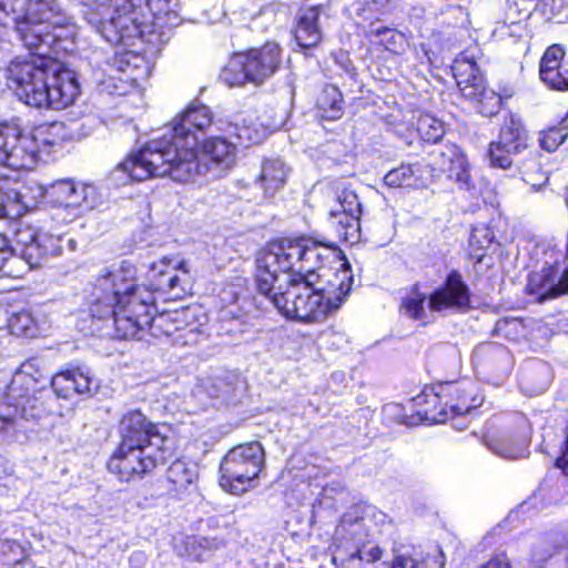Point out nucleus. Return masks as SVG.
I'll use <instances>...</instances> for the list:
<instances>
[{
	"instance_id": "nucleus-22",
	"label": "nucleus",
	"mask_w": 568,
	"mask_h": 568,
	"mask_svg": "<svg viewBox=\"0 0 568 568\" xmlns=\"http://www.w3.org/2000/svg\"><path fill=\"white\" fill-rule=\"evenodd\" d=\"M525 292L541 303L568 293V266L558 276L556 265L546 264L528 274Z\"/></svg>"
},
{
	"instance_id": "nucleus-2",
	"label": "nucleus",
	"mask_w": 568,
	"mask_h": 568,
	"mask_svg": "<svg viewBox=\"0 0 568 568\" xmlns=\"http://www.w3.org/2000/svg\"><path fill=\"white\" fill-rule=\"evenodd\" d=\"M213 116L204 104L189 105L170 121V133L152 139L133 150L116 164L115 170L125 175L128 182H143L169 178L187 183L207 172V163L199 158L196 132L205 131Z\"/></svg>"
},
{
	"instance_id": "nucleus-43",
	"label": "nucleus",
	"mask_w": 568,
	"mask_h": 568,
	"mask_svg": "<svg viewBox=\"0 0 568 568\" xmlns=\"http://www.w3.org/2000/svg\"><path fill=\"white\" fill-rule=\"evenodd\" d=\"M504 100L499 93L493 89H487L483 95L478 97L473 104L475 110L483 116L493 118L497 115L503 108Z\"/></svg>"
},
{
	"instance_id": "nucleus-20",
	"label": "nucleus",
	"mask_w": 568,
	"mask_h": 568,
	"mask_svg": "<svg viewBox=\"0 0 568 568\" xmlns=\"http://www.w3.org/2000/svg\"><path fill=\"white\" fill-rule=\"evenodd\" d=\"M50 386L57 397L63 399L75 395L91 397L99 388L90 371L74 364H67L55 372L50 379Z\"/></svg>"
},
{
	"instance_id": "nucleus-48",
	"label": "nucleus",
	"mask_w": 568,
	"mask_h": 568,
	"mask_svg": "<svg viewBox=\"0 0 568 568\" xmlns=\"http://www.w3.org/2000/svg\"><path fill=\"white\" fill-rule=\"evenodd\" d=\"M497 331L500 332L506 338L517 341L524 332V322L520 318H503L497 322Z\"/></svg>"
},
{
	"instance_id": "nucleus-3",
	"label": "nucleus",
	"mask_w": 568,
	"mask_h": 568,
	"mask_svg": "<svg viewBox=\"0 0 568 568\" xmlns=\"http://www.w3.org/2000/svg\"><path fill=\"white\" fill-rule=\"evenodd\" d=\"M50 59L16 55L4 69L7 87L19 101L39 110H62L80 95V84L67 69L53 70Z\"/></svg>"
},
{
	"instance_id": "nucleus-5",
	"label": "nucleus",
	"mask_w": 568,
	"mask_h": 568,
	"mask_svg": "<svg viewBox=\"0 0 568 568\" xmlns=\"http://www.w3.org/2000/svg\"><path fill=\"white\" fill-rule=\"evenodd\" d=\"M54 0H0V27L6 28L8 20L16 23V31L28 55L50 59L67 51L62 45V27L53 23Z\"/></svg>"
},
{
	"instance_id": "nucleus-10",
	"label": "nucleus",
	"mask_w": 568,
	"mask_h": 568,
	"mask_svg": "<svg viewBox=\"0 0 568 568\" xmlns=\"http://www.w3.org/2000/svg\"><path fill=\"white\" fill-rule=\"evenodd\" d=\"M383 417L389 424L405 426L446 423L450 418L440 381L426 384L407 404H386L383 407Z\"/></svg>"
},
{
	"instance_id": "nucleus-27",
	"label": "nucleus",
	"mask_w": 568,
	"mask_h": 568,
	"mask_svg": "<svg viewBox=\"0 0 568 568\" xmlns=\"http://www.w3.org/2000/svg\"><path fill=\"white\" fill-rule=\"evenodd\" d=\"M40 158L37 149L30 139L28 132L21 131V138L17 139V143H12L6 151L4 158L0 160V164L16 171L32 170Z\"/></svg>"
},
{
	"instance_id": "nucleus-23",
	"label": "nucleus",
	"mask_w": 568,
	"mask_h": 568,
	"mask_svg": "<svg viewBox=\"0 0 568 568\" xmlns=\"http://www.w3.org/2000/svg\"><path fill=\"white\" fill-rule=\"evenodd\" d=\"M566 47L552 43L546 48L539 60V79L552 91H568V59Z\"/></svg>"
},
{
	"instance_id": "nucleus-47",
	"label": "nucleus",
	"mask_w": 568,
	"mask_h": 568,
	"mask_svg": "<svg viewBox=\"0 0 568 568\" xmlns=\"http://www.w3.org/2000/svg\"><path fill=\"white\" fill-rule=\"evenodd\" d=\"M336 196L341 205V210L337 212L362 214V206L358 196L354 191L349 189H343L337 192Z\"/></svg>"
},
{
	"instance_id": "nucleus-45",
	"label": "nucleus",
	"mask_w": 568,
	"mask_h": 568,
	"mask_svg": "<svg viewBox=\"0 0 568 568\" xmlns=\"http://www.w3.org/2000/svg\"><path fill=\"white\" fill-rule=\"evenodd\" d=\"M489 241H487V245H480L479 240L471 236L468 243V252L467 260L473 263V266L476 267L478 264H485L487 268L493 267V257L489 254Z\"/></svg>"
},
{
	"instance_id": "nucleus-31",
	"label": "nucleus",
	"mask_w": 568,
	"mask_h": 568,
	"mask_svg": "<svg viewBox=\"0 0 568 568\" xmlns=\"http://www.w3.org/2000/svg\"><path fill=\"white\" fill-rule=\"evenodd\" d=\"M287 176L288 169L285 164L271 159L263 161L256 182L264 196L272 197L285 186Z\"/></svg>"
},
{
	"instance_id": "nucleus-52",
	"label": "nucleus",
	"mask_w": 568,
	"mask_h": 568,
	"mask_svg": "<svg viewBox=\"0 0 568 568\" xmlns=\"http://www.w3.org/2000/svg\"><path fill=\"white\" fill-rule=\"evenodd\" d=\"M477 568H511V560L506 552H499L491 556L487 561Z\"/></svg>"
},
{
	"instance_id": "nucleus-33",
	"label": "nucleus",
	"mask_w": 568,
	"mask_h": 568,
	"mask_svg": "<svg viewBox=\"0 0 568 568\" xmlns=\"http://www.w3.org/2000/svg\"><path fill=\"white\" fill-rule=\"evenodd\" d=\"M320 116L327 121L339 120L344 114V97L334 84H325L315 104Z\"/></svg>"
},
{
	"instance_id": "nucleus-50",
	"label": "nucleus",
	"mask_w": 568,
	"mask_h": 568,
	"mask_svg": "<svg viewBox=\"0 0 568 568\" xmlns=\"http://www.w3.org/2000/svg\"><path fill=\"white\" fill-rule=\"evenodd\" d=\"M554 466L560 469L564 476L568 477V422L565 427V437L560 446V453L556 457Z\"/></svg>"
},
{
	"instance_id": "nucleus-30",
	"label": "nucleus",
	"mask_w": 568,
	"mask_h": 568,
	"mask_svg": "<svg viewBox=\"0 0 568 568\" xmlns=\"http://www.w3.org/2000/svg\"><path fill=\"white\" fill-rule=\"evenodd\" d=\"M20 180L8 175H0V219H14L27 209L21 192Z\"/></svg>"
},
{
	"instance_id": "nucleus-17",
	"label": "nucleus",
	"mask_w": 568,
	"mask_h": 568,
	"mask_svg": "<svg viewBox=\"0 0 568 568\" xmlns=\"http://www.w3.org/2000/svg\"><path fill=\"white\" fill-rule=\"evenodd\" d=\"M13 239L21 245V256L31 268L41 267L50 256L61 252L60 240L34 227L30 222L18 220L13 227Z\"/></svg>"
},
{
	"instance_id": "nucleus-40",
	"label": "nucleus",
	"mask_w": 568,
	"mask_h": 568,
	"mask_svg": "<svg viewBox=\"0 0 568 568\" xmlns=\"http://www.w3.org/2000/svg\"><path fill=\"white\" fill-rule=\"evenodd\" d=\"M74 190V180L73 179H59L43 187V196L58 206H69V202L72 200V192Z\"/></svg>"
},
{
	"instance_id": "nucleus-8",
	"label": "nucleus",
	"mask_w": 568,
	"mask_h": 568,
	"mask_svg": "<svg viewBox=\"0 0 568 568\" xmlns=\"http://www.w3.org/2000/svg\"><path fill=\"white\" fill-rule=\"evenodd\" d=\"M101 3L113 11L110 24L118 31L116 42L130 38L152 41L153 36L159 39L178 21L171 0H102Z\"/></svg>"
},
{
	"instance_id": "nucleus-41",
	"label": "nucleus",
	"mask_w": 568,
	"mask_h": 568,
	"mask_svg": "<svg viewBox=\"0 0 568 568\" xmlns=\"http://www.w3.org/2000/svg\"><path fill=\"white\" fill-rule=\"evenodd\" d=\"M165 478L172 485L171 489L179 493L192 484L193 473L184 460L176 458L168 467Z\"/></svg>"
},
{
	"instance_id": "nucleus-6",
	"label": "nucleus",
	"mask_w": 568,
	"mask_h": 568,
	"mask_svg": "<svg viewBox=\"0 0 568 568\" xmlns=\"http://www.w3.org/2000/svg\"><path fill=\"white\" fill-rule=\"evenodd\" d=\"M52 395L37 357L22 362L13 373L0 404V432L13 428L18 419H38L52 410Z\"/></svg>"
},
{
	"instance_id": "nucleus-28",
	"label": "nucleus",
	"mask_w": 568,
	"mask_h": 568,
	"mask_svg": "<svg viewBox=\"0 0 568 568\" xmlns=\"http://www.w3.org/2000/svg\"><path fill=\"white\" fill-rule=\"evenodd\" d=\"M420 160L413 163H400L389 170L383 178V183L389 189H418L428 183Z\"/></svg>"
},
{
	"instance_id": "nucleus-35",
	"label": "nucleus",
	"mask_w": 568,
	"mask_h": 568,
	"mask_svg": "<svg viewBox=\"0 0 568 568\" xmlns=\"http://www.w3.org/2000/svg\"><path fill=\"white\" fill-rule=\"evenodd\" d=\"M332 215L339 242L354 244L361 240V214L333 212Z\"/></svg>"
},
{
	"instance_id": "nucleus-32",
	"label": "nucleus",
	"mask_w": 568,
	"mask_h": 568,
	"mask_svg": "<svg viewBox=\"0 0 568 568\" xmlns=\"http://www.w3.org/2000/svg\"><path fill=\"white\" fill-rule=\"evenodd\" d=\"M10 335L22 338H37L41 335V325L31 310L12 312L6 322Z\"/></svg>"
},
{
	"instance_id": "nucleus-21",
	"label": "nucleus",
	"mask_w": 568,
	"mask_h": 568,
	"mask_svg": "<svg viewBox=\"0 0 568 568\" xmlns=\"http://www.w3.org/2000/svg\"><path fill=\"white\" fill-rule=\"evenodd\" d=\"M440 384L450 419L469 414L484 402L478 385L468 377L440 381Z\"/></svg>"
},
{
	"instance_id": "nucleus-39",
	"label": "nucleus",
	"mask_w": 568,
	"mask_h": 568,
	"mask_svg": "<svg viewBox=\"0 0 568 568\" xmlns=\"http://www.w3.org/2000/svg\"><path fill=\"white\" fill-rule=\"evenodd\" d=\"M363 36L369 41H372L373 38H381L378 44L383 45L385 50L396 54L403 50L405 43L404 34L387 26L372 28L365 31Z\"/></svg>"
},
{
	"instance_id": "nucleus-42",
	"label": "nucleus",
	"mask_w": 568,
	"mask_h": 568,
	"mask_svg": "<svg viewBox=\"0 0 568 568\" xmlns=\"http://www.w3.org/2000/svg\"><path fill=\"white\" fill-rule=\"evenodd\" d=\"M568 138V128L560 120L558 124L539 132V146L548 153L555 152Z\"/></svg>"
},
{
	"instance_id": "nucleus-15",
	"label": "nucleus",
	"mask_w": 568,
	"mask_h": 568,
	"mask_svg": "<svg viewBox=\"0 0 568 568\" xmlns=\"http://www.w3.org/2000/svg\"><path fill=\"white\" fill-rule=\"evenodd\" d=\"M530 146V135L524 120L509 113L503 120L497 140L490 141L487 146L489 165L496 169L508 170L513 166V156L521 154Z\"/></svg>"
},
{
	"instance_id": "nucleus-7",
	"label": "nucleus",
	"mask_w": 568,
	"mask_h": 568,
	"mask_svg": "<svg viewBox=\"0 0 568 568\" xmlns=\"http://www.w3.org/2000/svg\"><path fill=\"white\" fill-rule=\"evenodd\" d=\"M144 302L138 304L134 322H123L122 329L130 339L140 338L144 331L158 339H170L174 345H192L204 334L203 323L194 307H182L155 314L156 298L145 288L141 294Z\"/></svg>"
},
{
	"instance_id": "nucleus-26",
	"label": "nucleus",
	"mask_w": 568,
	"mask_h": 568,
	"mask_svg": "<svg viewBox=\"0 0 568 568\" xmlns=\"http://www.w3.org/2000/svg\"><path fill=\"white\" fill-rule=\"evenodd\" d=\"M199 150V158L207 163V171L211 165L229 168L236 159V145L224 136H207L200 143H193Z\"/></svg>"
},
{
	"instance_id": "nucleus-36",
	"label": "nucleus",
	"mask_w": 568,
	"mask_h": 568,
	"mask_svg": "<svg viewBox=\"0 0 568 568\" xmlns=\"http://www.w3.org/2000/svg\"><path fill=\"white\" fill-rule=\"evenodd\" d=\"M442 554H427L414 557L408 554H397L392 561H384L382 568H444Z\"/></svg>"
},
{
	"instance_id": "nucleus-34",
	"label": "nucleus",
	"mask_w": 568,
	"mask_h": 568,
	"mask_svg": "<svg viewBox=\"0 0 568 568\" xmlns=\"http://www.w3.org/2000/svg\"><path fill=\"white\" fill-rule=\"evenodd\" d=\"M428 295L420 290L419 283L408 287V294L400 298L398 308L402 314L412 321H422L426 317L425 304Z\"/></svg>"
},
{
	"instance_id": "nucleus-18",
	"label": "nucleus",
	"mask_w": 568,
	"mask_h": 568,
	"mask_svg": "<svg viewBox=\"0 0 568 568\" xmlns=\"http://www.w3.org/2000/svg\"><path fill=\"white\" fill-rule=\"evenodd\" d=\"M337 549L344 552L348 561L359 560L363 564H375L383 558L384 548L368 538L367 529L362 521H342L335 530Z\"/></svg>"
},
{
	"instance_id": "nucleus-46",
	"label": "nucleus",
	"mask_w": 568,
	"mask_h": 568,
	"mask_svg": "<svg viewBox=\"0 0 568 568\" xmlns=\"http://www.w3.org/2000/svg\"><path fill=\"white\" fill-rule=\"evenodd\" d=\"M495 428L496 423L491 419L484 432V438H486L494 448L501 450L513 440V434L508 430L497 432Z\"/></svg>"
},
{
	"instance_id": "nucleus-24",
	"label": "nucleus",
	"mask_w": 568,
	"mask_h": 568,
	"mask_svg": "<svg viewBox=\"0 0 568 568\" xmlns=\"http://www.w3.org/2000/svg\"><path fill=\"white\" fill-rule=\"evenodd\" d=\"M452 72L460 94L470 103L489 89L476 60L465 52L454 60Z\"/></svg>"
},
{
	"instance_id": "nucleus-49",
	"label": "nucleus",
	"mask_w": 568,
	"mask_h": 568,
	"mask_svg": "<svg viewBox=\"0 0 568 568\" xmlns=\"http://www.w3.org/2000/svg\"><path fill=\"white\" fill-rule=\"evenodd\" d=\"M536 10L551 21L564 13L565 0H539L536 3Z\"/></svg>"
},
{
	"instance_id": "nucleus-13",
	"label": "nucleus",
	"mask_w": 568,
	"mask_h": 568,
	"mask_svg": "<svg viewBox=\"0 0 568 568\" xmlns=\"http://www.w3.org/2000/svg\"><path fill=\"white\" fill-rule=\"evenodd\" d=\"M172 457L116 443L106 462V470L120 483H134L153 474Z\"/></svg>"
},
{
	"instance_id": "nucleus-29",
	"label": "nucleus",
	"mask_w": 568,
	"mask_h": 568,
	"mask_svg": "<svg viewBox=\"0 0 568 568\" xmlns=\"http://www.w3.org/2000/svg\"><path fill=\"white\" fill-rule=\"evenodd\" d=\"M39 158L49 155L65 141L64 125L61 122H43L32 126L28 132Z\"/></svg>"
},
{
	"instance_id": "nucleus-12",
	"label": "nucleus",
	"mask_w": 568,
	"mask_h": 568,
	"mask_svg": "<svg viewBox=\"0 0 568 568\" xmlns=\"http://www.w3.org/2000/svg\"><path fill=\"white\" fill-rule=\"evenodd\" d=\"M118 443L174 457L172 437L162 432L161 424L150 419L140 408L123 413L116 426Z\"/></svg>"
},
{
	"instance_id": "nucleus-44",
	"label": "nucleus",
	"mask_w": 568,
	"mask_h": 568,
	"mask_svg": "<svg viewBox=\"0 0 568 568\" xmlns=\"http://www.w3.org/2000/svg\"><path fill=\"white\" fill-rule=\"evenodd\" d=\"M503 21L507 26L520 23L529 17V10L524 7V0H504L503 7Z\"/></svg>"
},
{
	"instance_id": "nucleus-19",
	"label": "nucleus",
	"mask_w": 568,
	"mask_h": 568,
	"mask_svg": "<svg viewBox=\"0 0 568 568\" xmlns=\"http://www.w3.org/2000/svg\"><path fill=\"white\" fill-rule=\"evenodd\" d=\"M473 293L457 268L447 272L443 282L428 294L430 313H465L471 308Z\"/></svg>"
},
{
	"instance_id": "nucleus-11",
	"label": "nucleus",
	"mask_w": 568,
	"mask_h": 568,
	"mask_svg": "<svg viewBox=\"0 0 568 568\" xmlns=\"http://www.w3.org/2000/svg\"><path fill=\"white\" fill-rule=\"evenodd\" d=\"M265 467V450L258 440L230 448L220 463L219 484L224 491L241 495L258 478Z\"/></svg>"
},
{
	"instance_id": "nucleus-1",
	"label": "nucleus",
	"mask_w": 568,
	"mask_h": 568,
	"mask_svg": "<svg viewBox=\"0 0 568 568\" xmlns=\"http://www.w3.org/2000/svg\"><path fill=\"white\" fill-rule=\"evenodd\" d=\"M253 280L283 317L306 325L335 314L354 283L351 263L337 245L306 233L266 241L255 255Z\"/></svg>"
},
{
	"instance_id": "nucleus-38",
	"label": "nucleus",
	"mask_w": 568,
	"mask_h": 568,
	"mask_svg": "<svg viewBox=\"0 0 568 568\" xmlns=\"http://www.w3.org/2000/svg\"><path fill=\"white\" fill-rule=\"evenodd\" d=\"M416 131L424 144H437L446 133L444 122L427 112L418 116Z\"/></svg>"
},
{
	"instance_id": "nucleus-9",
	"label": "nucleus",
	"mask_w": 568,
	"mask_h": 568,
	"mask_svg": "<svg viewBox=\"0 0 568 568\" xmlns=\"http://www.w3.org/2000/svg\"><path fill=\"white\" fill-rule=\"evenodd\" d=\"M283 52L274 40L233 52L221 69L220 81L227 88L260 87L282 69Z\"/></svg>"
},
{
	"instance_id": "nucleus-25",
	"label": "nucleus",
	"mask_w": 568,
	"mask_h": 568,
	"mask_svg": "<svg viewBox=\"0 0 568 568\" xmlns=\"http://www.w3.org/2000/svg\"><path fill=\"white\" fill-rule=\"evenodd\" d=\"M324 4H302L294 18L292 36L302 49L317 47L322 39L320 17L324 12Z\"/></svg>"
},
{
	"instance_id": "nucleus-4",
	"label": "nucleus",
	"mask_w": 568,
	"mask_h": 568,
	"mask_svg": "<svg viewBox=\"0 0 568 568\" xmlns=\"http://www.w3.org/2000/svg\"><path fill=\"white\" fill-rule=\"evenodd\" d=\"M135 265L123 260L116 268H104L92 283L90 316L97 321L112 320L118 339H130L123 334L121 324L134 322L138 304L145 303L141 297L143 287L135 285Z\"/></svg>"
},
{
	"instance_id": "nucleus-51",
	"label": "nucleus",
	"mask_w": 568,
	"mask_h": 568,
	"mask_svg": "<svg viewBox=\"0 0 568 568\" xmlns=\"http://www.w3.org/2000/svg\"><path fill=\"white\" fill-rule=\"evenodd\" d=\"M14 255V250L11 245L10 240L0 234V272L4 270L6 264L12 258Z\"/></svg>"
},
{
	"instance_id": "nucleus-16",
	"label": "nucleus",
	"mask_w": 568,
	"mask_h": 568,
	"mask_svg": "<svg viewBox=\"0 0 568 568\" xmlns=\"http://www.w3.org/2000/svg\"><path fill=\"white\" fill-rule=\"evenodd\" d=\"M146 283L138 287L145 288L152 296L162 293L171 300H181L191 291V275L184 263L174 258L162 257L153 262L146 274Z\"/></svg>"
},
{
	"instance_id": "nucleus-14",
	"label": "nucleus",
	"mask_w": 568,
	"mask_h": 568,
	"mask_svg": "<svg viewBox=\"0 0 568 568\" xmlns=\"http://www.w3.org/2000/svg\"><path fill=\"white\" fill-rule=\"evenodd\" d=\"M423 153L420 162L428 182L446 178L465 189L474 186L467 156L457 144L447 142L429 150L424 148Z\"/></svg>"
},
{
	"instance_id": "nucleus-53",
	"label": "nucleus",
	"mask_w": 568,
	"mask_h": 568,
	"mask_svg": "<svg viewBox=\"0 0 568 568\" xmlns=\"http://www.w3.org/2000/svg\"><path fill=\"white\" fill-rule=\"evenodd\" d=\"M560 120L562 121V123L566 124V128H568V111L566 112V114Z\"/></svg>"
},
{
	"instance_id": "nucleus-37",
	"label": "nucleus",
	"mask_w": 568,
	"mask_h": 568,
	"mask_svg": "<svg viewBox=\"0 0 568 568\" xmlns=\"http://www.w3.org/2000/svg\"><path fill=\"white\" fill-rule=\"evenodd\" d=\"M71 195L72 200L69 202L68 207L91 211L101 203V194L92 183L74 180V190Z\"/></svg>"
}]
</instances>
